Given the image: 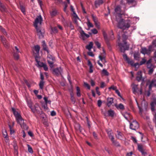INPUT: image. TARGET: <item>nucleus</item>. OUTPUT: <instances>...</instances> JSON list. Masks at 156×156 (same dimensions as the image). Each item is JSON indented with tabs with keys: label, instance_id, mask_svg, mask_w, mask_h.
<instances>
[{
	"label": "nucleus",
	"instance_id": "nucleus-37",
	"mask_svg": "<svg viewBox=\"0 0 156 156\" xmlns=\"http://www.w3.org/2000/svg\"><path fill=\"white\" fill-rule=\"evenodd\" d=\"M1 30L5 35L7 37H9V35L7 34V32L4 29L2 28L1 29Z\"/></svg>",
	"mask_w": 156,
	"mask_h": 156
},
{
	"label": "nucleus",
	"instance_id": "nucleus-43",
	"mask_svg": "<svg viewBox=\"0 0 156 156\" xmlns=\"http://www.w3.org/2000/svg\"><path fill=\"white\" fill-rule=\"evenodd\" d=\"M44 100L45 103L46 104H51V101L50 100L48 101V98L46 97H44Z\"/></svg>",
	"mask_w": 156,
	"mask_h": 156
},
{
	"label": "nucleus",
	"instance_id": "nucleus-12",
	"mask_svg": "<svg viewBox=\"0 0 156 156\" xmlns=\"http://www.w3.org/2000/svg\"><path fill=\"white\" fill-rule=\"evenodd\" d=\"M156 87V79H154L150 82L149 88L150 90H152V88L153 87Z\"/></svg>",
	"mask_w": 156,
	"mask_h": 156
},
{
	"label": "nucleus",
	"instance_id": "nucleus-35",
	"mask_svg": "<svg viewBox=\"0 0 156 156\" xmlns=\"http://www.w3.org/2000/svg\"><path fill=\"white\" fill-rule=\"evenodd\" d=\"M2 134L4 137L7 139L8 137L7 133L5 130L2 131Z\"/></svg>",
	"mask_w": 156,
	"mask_h": 156
},
{
	"label": "nucleus",
	"instance_id": "nucleus-10",
	"mask_svg": "<svg viewBox=\"0 0 156 156\" xmlns=\"http://www.w3.org/2000/svg\"><path fill=\"white\" fill-rule=\"evenodd\" d=\"M62 71V69L60 67L55 68L53 70L54 73L57 76L61 75Z\"/></svg>",
	"mask_w": 156,
	"mask_h": 156
},
{
	"label": "nucleus",
	"instance_id": "nucleus-44",
	"mask_svg": "<svg viewBox=\"0 0 156 156\" xmlns=\"http://www.w3.org/2000/svg\"><path fill=\"white\" fill-rule=\"evenodd\" d=\"M78 20H79V19L78 17L77 16H76V17H75L74 19V21L75 24L77 26H78L79 25V24L78 23V21H77Z\"/></svg>",
	"mask_w": 156,
	"mask_h": 156
},
{
	"label": "nucleus",
	"instance_id": "nucleus-40",
	"mask_svg": "<svg viewBox=\"0 0 156 156\" xmlns=\"http://www.w3.org/2000/svg\"><path fill=\"white\" fill-rule=\"evenodd\" d=\"M20 9L22 12L24 14H25V9L24 7L22 5L20 6Z\"/></svg>",
	"mask_w": 156,
	"mask_h": 156
},
{
	"label": "nucleus",
	"instance_id": "nucleus-30",
	"mask_svg": "<svg viewBox=\"0 0 156 156\" xmlns=\"http://www.w3.org/2000/svg\"><path fill=\"white\" fill-rule=\"evenodd\" d=\"M103 3V1L102 0H98L95 1V4L96 5H99L102 4Z\"/></svg>",
	"mask_w": 156,
	"mask_h": 156
},
{
	"label": "nucleus",
	"instance_id": "nucleus-48",
	"mask_svg": "<svg viewBox=\"0 0 156 156\" xmlns=\"http://www.w3.org/2000/svg\"><path fill=\"white\" fill-rule=\"evenodd\" d=\"M42 107L44 109H48V108L47 106V104H46L45 103H43V104H42Z\"/></svg>",
	"mask_w": 156,
	"mask_h": 156
},
{
	"label": "nucleus",
	"instance_id": "nucleus-36",
	"mask_svg": "<svg viewBox=\"0 0 156 156\" xmlns=\"http://www.w3.org/2000/svg\"><path fill=\"white\" fill-rule=\"evenodd\" d=\"M99 58L100 60L103 63H105L106 62V61L105 59V57H102L101 55L99 56Z\"/></svg>",
	"mask_w": 156,
	"mask_h": 156
},
{
	"label": "nucleus",
	"instance_id": "nucleus-13",
	"mask_svg": "<svg viewBox=\"0 0 156 156\" xmlns=\"http://www.w3.org/2000/svg\"><path fill=\"white\" fill-rule=\"evenodd\" d=\"M34 49L33 52L34 53L37 55H38L40 50V47L38 45L35 46L34 47Z\"/></svg>",
	"mask_w": 156,
	"mask_h": 156
},
{
	"label": "nucleus",
	"instance_id": "nucleus-14",
	"mask_svg": "<svg viewBox=\"0 0 156 156\" xmlns=\"http://www.w3.org/2000/svg\"><path fill=\"white\" fill-rule=\"evenodd\" d=\"M49 13L51 17L56 16L58 14V11L56 9H53L52 10L50 11Z\"/></svg>",
	"mask_w": 156,
	"mask_h": 156
},
{
	"label": "nucleus",
	"instance_id": "nucleus-60",
	"mask_svg": "<svg viewBox=\"0 0 156 156\" xmlns=\"http://www.w3.org/2000/svg\"><path fill=\"white\" fill-rule=\"evenodd\" d=\"M99 90V88L98 87H96V90L97 92V94L98 95H100V91L98 90Z\"/></svg>",
	"mask_w": 156,
	"mask_h": 156
},
{
	"label": "nucleus",
	"instance_id": "nucleus-53",
	"mask_svg": "<svg viewBox=\"0 0 156 156\" xmlns=\"http://www.w3.org/2000/svg\"><path fill=\"white\" fill-rule=\"evenodd\" d=\"M84 85L85 87H87L88 89L89 90L90 89V86L89 85L88 83H87L84 82Z\"/></svg>",
	"mask_w": 156,
	"mask_h": 156
},
{
	"label": "nucleus",
	"instance_id": "nucleus-22",
	"mask_svg": "<svg viewBox=\"0 0 156 156\" xmlns=\"http://www.w3.org/2000/svg\"><path fill=\"white\" fill-rule=\"evenodd\" d=\"M42 45L44 50L46 51L48 54L49 53V51L45 44V41H42Z\"/></svg>",
	"mask_w": 156,
	"mask_h": 156
},
{
	"label": "nucleus",
	"instance_id": "nucleus-64",
	"mask_svg": "<svg viewBox=\"0 0 156 156\" xmlns=\"http://www.w3.org/2000/svg\"><path fill=\"white\" fill-rule=\"evenodd\" d=\"M104 37L105 40H107V36L105 32H103V33Z\"/></svg>",
	"mask_w": 156,
	"mask_h": 156
},
{
	"label": "nucleus",
	"instance_id": "nucleus-20",
	"mask_svg": "<svg viewBox=\"0 0 156 156\" xmlns=\"http://www.w3.org/2000/svg\"><path fill=\"white\" fill-rule=\"evenodd\" d=\"M6 8L5 5L3 4L0 0V11L4 12L6 11Z\"/></svg>",
	"mask_w": 156,
	"mask_h": 156
},
{
	"label": "nucleus",
	"instance_id": "nucleus-50",
	"mask_svg": "<svg viewBox=\"0 0 156 156\" xmlns=\"http://www.w3.org/2000/svg\"><path fill=\"white\" fill-rule=\"evenodd\" d=\"M52 30L54 33H57L58 32L57 29L56 27H54L52 28Z\"/></svg>",
	"mask_w": 156,
	"mask_h": 156
},
{
	"label": "nucleus",
	"instance_id": "nucleus-33",
	"mask_svg": "<svg viewBox=\"0 0 156 156\" xmlns=\"http://www.w3.org/2000/svg\"><path fill=\"white\" fill-rule=\"evenodd\" d=\"M112 131H110L107 132L108 134L109 138L111 139V140L113 139L114 138L113 136L112 135Z\"/></svg>",
	"mask_w": 156,
	"mask_h": 156
},
{
	"label": "nucleus",
	"instance_id": "nucleus-63",
	"mask_svg": "<svg viewBox=\"0 0 156 156\" xmlns=\"http://www.w3.org/2000/svg\"><path fill=\"white\" fill-rule=\"evenodd\" d=\"M13 49L15 50V51H16L18 52H20L19 48L17 46L15 47L14 48H13Z\"/></svg>",
	"mask_w": 156,
	"mask_h": 156
},
{
	"label": "nucleus",
	"instance_id": "nucleus-31",
	"mask_svg": "<svg viewBox=\"0 0 156 156\" xmlns=\"http://www.w3.org/2000/svg\"><path fill=\"white\" fill-rule=\"evenodd\" d=\"M102 73L104 76H108L109 75V73L105 69H103L102 71Z\"/></svg>",
	"mask_w": 156,
	"mask_h": 156
},
{
	"label": "nucleus",
	"instance_id": "nucleus-49",
	"mask_svg": "<svg viewBox=\"0 0 156 156\" xmlns=\"http://www.w3.org/2000/svg\"><path fill=\"white\" fill-rule=\"evenodd\" d=\"M123 57L124 59L126 61L129 60V59L126 54H123Z\"/></svg>",
	"mask_w": 156,
	"mask_h": 156
},
{
	"label": "nucleus",
	"instance_id": "nucleus-47",
	"mask_svg": "<svg viewBox=\"0 0 156 156\" xmlns=\"http://www.w3.org/2000/svg\"><path fill=\"white\" fill-rule=\"evenodd\" d=\"M95 45L97 46V47L98 48H101V44L98 41H95Z\"/></svg>",
	"mask_w": 156,
	"mask_h": 156
},
{
	"label": "nucleus",
	"instance_id": "nucleus-4",
	"mask_svg": "<svg viewBox=\"0 0 156 156\" xmlns=\"http://www.w3.org/2000/svg\"><path fill=\"white\" fill-rule=\"evenodd\" d=\"M117 27L123 30L128 29L130 27L129 21H125L124 19H121L118 22Z\"/></svg>",
	"mask_w": 156,
	"mask_h": 156
},
{
	"label": "nucleus",
	"instance_id": "nucleus-18",
	"mask_svg": "<svg viewBox=\"0 0 156 156\" xmlns=\"http://www.w3.org/2000/svg\"><path fill=\"white\" fill-rule=\"evenodd\" d=\"M115 12L119 14L120 16H121V15L120 13L121 12V7L119 5H117L115 7Z\"/></svg>",
	"mask_w": 156,
	"mask_h": 156
},
{
	"label": "nucleus",
	"instance_id": "nucleus-55",
	"mask_svg": "<svg viewBox=\"0 0 156 156\" xmlns=\"http://www.w3.org/2000/svg\"><path fill=\"white\" fill-rule=\"evenodd\" d=\"M117 87H116L115 86L113 85L111 87H109L108 89H112L114 90H115V91L116 90H117Z\"/></svg>",
	"mask_w": 156,
	"mask_h": 156
},
{
	"label": "nucleus",
	"instance_id": "nucleus-61",
	"mask_svg": "<svg viewBox=\"0 0 156 156\" xmlns=\"http://www.w3.org/2000/svg\"><path fill=\"white\" fill-rule=\"evenodd\" d=\"M105 86V83L104 82H101V83L100 87L101 88H103Z\"/></svg>",
	"mask_w": 156,
	"mask_h": 156
},
{
	"label": "nucleus",
	"instance_id": "nucleus-24",
	"mask_svg": "<svg viewBox=\"0 0 156 156\" xmlns=\"http://www.w3.org/2000/svg\"><path fill=\"white\" fill-rule=\"evenodd\" d=\"M140 57V54L138 52H135L134 54V58L135 59L139 61Z\"/></svg>",
	"mask_w": 156,
	"mask_h": 156
},
{
	"label": "nucleus",
	"instance_id": "nucleus-57",
	"mask_svg": "<svg viewBox=\"0 0 156 156\" xmlns=\"http://www.w3.org/2000/svg\"><path fill=\"white\" fill-rule=\"evenodd\" d=\"M151 90H150L149 89L148 90L146 91L145 92V94H146L147 97H149L150 96V91Z\"/></svg>",
	"mask_w": 156,
	"mask_h": 156
},
{
	"label": "nucleus",
	"instance_id": "nucleus-62",
	"mask_svg": "<svg viewBox=\"0 0 156 156\" xmlns=\"http://www.w3.org/2000/svg\"><path fill=\"white\" fill-rule=\"evenodd\" d=\"M93 72V66L89 67V73H91Z\"/></svg>",
	"mask_w": 156,
	"mask_h": 156
},
{
	"label": "nucleus",
	"instance_id": "nucleus-26",
	"mask_svg": "<svg viewBox=\"0 0 156 156\" xmlns=\"http://www.w3.org/2000/svg\"><path fill=\"white\" fill-rule=\"evenodd\" d=\"M108 114L109 116L113 117L114 116L115 112L113 110H110L108 111Z\"/></svg>",
	"mask_w": 156,
	"mask_h": 156
},
{
	"label": "nucleus",
	"instance_id": "nucleus-6",
	"mask_svg": "<svg viewBox=\"0 0 156 156\" xmlns=\"http://www.w3.org/2000/svg\"><path fill=\"white\" fill-rule=\"evenodd\" d=\"M79 28L81 30L80 31H79L80 35V38L82 40H84L86 38H88L90 37L89 35L86 34L84 32V31L82 30V28L81 27H79Z\"/></svg>",
	"mask_w": 156,
	"mask_h": 156
},
{
	"label": "nucleus",
	"instance_id": "nucleus-27",
	"mask_svg": "<svg viewBox=\"0 0 156 156\" xmlns=\"http://www.w3.org/2000/svg\"><path fill=\"white\" fill-rule=\"evenodd\" d=\"M37 56L35 57V60L37 63V64L38 65V66L40 67H42L43 66V65L44 64L42 62H41L40 61H38V60L37 59Z\"/></svg>",
	"mask_w": 156,
	"mask_h": 156
},
{
	"label": "nucleus",
	"instance_id": "nucleus-5",
	"mask_svg": "<svg viewBox=\"0 0 156 156\" xmlns=\"http://www.w3.org/2000/svg\"><path fill=\"white\" fill-rule=\"evenodd\" d=\"M48 62V63L50 67L51 68H53V64L54 63L55 59L54 57L50 54H48L47 56Z\"/></svg>",
	"mask_w": 156,
	"mask_h": 156
},
{
	"label": "nucleus",
	"instance_id": "nucleus-15",
	"mask_svg": "<svg viewBox=\"0 0 156 156\" xmlns=\"http://www.w3.org/2000/svg\"><path fill=\"white\" fill-rule=\"evenodd\" d=\"M127 63L130 64L132 66H134V67L136 68L137 66H139V64L138 63L136 62L134 63L133 61L132 60H130L129 59L127 61Z\"/></svg>",
	"mask_w": 156,
	"mask_h": 156
},
{
	"label": "nucleus",
	"instance_id": "nucleus-25",
	"mask_svg": "<svg viewBox=\"0 0 156 156\" xmlns=\"http://www.w3.org/2000/svg\"><path fill=\"white\" fill-rule=\"evenodd\" d=\"M117 134L116 136V137L118 139L122 140L123 138L122 134L120 132L117 131Z\"/></svg>",
	"mask_w": 156,
	"mask_h": 156
},
{
	"label": "nucleus",
	"instance_id": "nucleus-39",
	"mask_svg": "<svg viewBox=\"0 0 156 156\" xmlns=\"http://www.w3.org/2000/svg\"><path fill=\"white\" fill-rule=\"evenodd\" d=\"M27 146L28 147V151L30 153L32 154L33 152V150H32V148L31 147L29 144L27 145Z\"/></svg>",
	"mask_w": 156,
	"mask_h": 156
},
{
	"label": "nucleus",
	"instance_id": "nucleus-29",
	"mask_svg": "<svg viewBox=\"0 0 156 156\" xmlns=\"http://www.w3.org/2000/svg\"><path fill=\"white\" fill-rule=\"evenodd\" d=\"M114 138L112 140H111L112 142V144L116 146L119 147L120 146V144L119 143L114 140Z\"/></svg>",
	"mask_w": 156,
	"mask_h": 156
},
{
	"label": "nucleus",
	"instance_id": "nucleus-32",
	"mask_svg": "<svg viewBox=\"0 0 156 156\" xmlns=\"http://www.w3.org/2000/svg\"><path fill=\"white\" fill-rule=\"evenodd\" d=\"M76 89V95L78 97H80L81 96L80 91V88L78 87H77Z\"/></svg>",
	"mask_w": 156,
	"mask_h": 156
},
{
	"label": "nucleus",
	"instance_id": "nucleus-58",
	"mask_svg": "<svg viewBox=\"0 0 156 156\" xmlns=\"http://www.w3.org/2000/svg\"><path fill=\"white\" fill-rule=\"evenodd\" d=\"M93 20L95 23V24L96 25L97 27H99V26L98 25V21L95 18H94Z\"/></svg>",
	"mask_w": 156,
	"mask_h": 156
},
{
	"label": "nucleus",
	"instance_id": "nucleus-3",
	"mask_svg": "<svg viewBox=\"0 0 156 156\" xmlns=\"http://www.w3.org/2000/svg\"><path fill=\"white\" fill-rule=\"evenodd\" d=\"M120 37H118V46L120 48V50L121 52H124L126 50H128L129 48V44H128L126 40L128 38V37L125 35H122V41L123 43L119 42Z\"/></svg>",
	"mask_w": 156,
	"mask_h": 156
},
{
	"label": "nucleus",
	"instance_id": "nucleus-7",
	"mask_svg": "<svg viewBox=\"0 0 156 156\" xmlns=\"http://www.w3.org/2000/svg\"><path fill=\"white\" fill-rule=\"evenodd\" d=\"M130 128L133 130H136L139 128V125L136 121H133L130 124Z\"/></svg>",
	"mask_w": 156,
	"mask_h": 156
},
{
	"label": "nucleus",
	"instance_id": "nucleus-9",
	"mask_svg": "<svg viewBox=\"0 0 156 156\" xmlns=\"http://www.w3.org/2000/svg\"><path fill=\"white\" fill-rule=\"evenodd\" d=\"M140 52L144 55L145 54L149 55L151 52V50L150 48L147 49L146 48L143 47L141 48Z\"/></svg>",
	"mask_w": 156,
	"mask_h": 156
},
{
	"label": "nucleus",
	"instance_id": "nucleus-54",
	"mask_svg": "<svg viewBox=\"0 0 156 156\" xmlns=\"http://www.w3.org/2000/svg\"><path fill=\"white\" fill-rule=\"evenodd\" d=\"M102 102L101 100H99L98 101V105L99 107H100L102 105Z\"/></svg>",
	"mask_w": 156,
	"mask_h": 156
},
{
	"label": "nucleus",
	"instance_id": "nucleus-28",
	"mask_svg": "<svg viewBox=\"0 0 156 156\" xmlns=\"http://www.w3.org/2000/svg\"><path fill=\"white\" fill-rule=\"evenodd\" d=\"M93 46V43L92 42H90L89 44L86 46V49H88L90 51L91 49L92 48Z\"/></svg>",
	"mask_w": 156,
	"mask_h": 156
},
{
	"label": "nucleus",
	"instance_id": "nucleus-23",
	"mask_svg": "<svg viewBox=\"0 0 156 156\" xmlns=\"http://www.w3.org/2000/svg\"><path fill=\"white\" fill-rule=\"evenodd\" d=\"M115 106L118 109L123 110L125 108L124 106L121 103L119 105L115 104Z\"/></svg>",
	"mask_w": 156,
	"mask_h": 156
},
{
	"label": "nucleus",
	"instance_id": "nucleus-1",
	"mask_svg": "<svg viewBox=\"0 0 156 156\" xmlns=\"http://www.w3.org/2000/svg\"><path fill=\"white\" fill-rule=\"evenodd\" d=\"M43 21V19L41 15L37 16L34 23V26L37 30V34L40 38L43 37V34L44 31L42 30L40 28L38 27V25H41Z\"/></svg>",
	"mask_w": 156,
	"mask_h": 156
},
{
	"label": "nucleus",
	"instance_id": "nucleus-21",
	"mask_svg": "<svg viewBox=\"0 0 156 156\" xmlns=\"http://www.w3.org/2000/svg\"><path fill=\"white\" fill-rule=\"evenodd\" d=\"M113 102V99L112 98H108L107 99V105L110 107Z\"/></svg>",
	"mask_w": 156,
	"mask_h": 156
},
{
	"label": "nucleus",
	"instance_id": "nucleus-51",
	"mask_svg": "<svg viewBox=\"0 0 156 156\" xmlns=\"http://www.w3.org/2000/svg\"><path fill=\"white\" fill-rule=\"evenodd\" d=\"M42 67L43 68L45 71H47L48 70V68L46 64L44 63Z\"/></svg>",
	"mask_w": 156,
	"mask_h": 156
},
{
	"label": "nucleus",
	"instance_id": "nucleus-42",
	"mask_svg": "<svg viewBox=\"0 0 156 156\" xmlns=\"http://www.w3.org/2000/svg\"><path fill=\"white\" fill-rule=\"evenodd\" d=\"M146 62H147L146 60L144 58H143L142 61L140 62L139 65H142L144 64Z\"/></svg>",
	"mask_w": 156,
	"mask_h": 156
},
{
	"label": "nucleus",
	"instance_id": "nucleus-45",
	"mask_svg": "<svg viewBox=\"0 0 156 156\" xmlns=\"http://www.w3.org/2000/svg\"><path fill=\"white\" fill-rule=\"evenodd\" d=\"M142 154L144 156H151L150 154L147 153L146 152H145L144 150L142 151H141Z\"/></svg>",
	"mask_w": 156,
	"mask_h": 156
},
{
	"label": "nucleus",
	"instance_id": "nucleus-38",
	"mask_svg": "<svg viewBox=\"0 0 156 156\" xmlns=\"http://www.w3.org/2000/svg\"><path fill=\"white\" fill-rule=\"evenodd\" d=\"M44 83V81L41 80L40 81L39 84V86L40 89H42L43 88Z\"/></svg>",
	"mask_w": 156,
	"mask_h": 156
},
{
	"label": "nucleus",
	"instance_id": "nucleus-11",
	"mask_svg": "<svg viewBox=\"0 0 156 156\" xmlns=\"http://www.w3.org/2000/svg\"><path fill=\"white\" fill-rule=\"evenodd\" d=\"M28 105L29 107L31 108L32 111L33 112L35 113L36 112H37V110H38V108H39V106L38 105H36V106H34V108L32 107L31 103H28Z\"/></svg>",
	"mask_w": 156,
	"mask_h": 156
},
{
	"label": "nucleus",
	"instance_id": "nucleus-17",
	"mask_svg": "<svg viewBox=\"0 0 156 156\" xmlns=\"http://www.w3.org/2000/svg\"><path fill=\"white\" fill-rule=\"evenodd\" d=\"M12 53L14 59L16 60H18L19 58L18 55L19 52H18L16 51H15V50L13 49Z\"/></svg>",
	"mask_w": 156,
	"mask_h": 156
},
{
	"label": "nucleus",
	"instance_id": "nucleus-2",
	"mask_svg": "<svg viewBox=\"0 0 156 156\" xmlns=\"http://www.w3.org/2000/svg\"><path fill=\"white\" fill-rule=\"evenodd\" d=\"M12 109L17 123L20 124L22 128L27 129L28 127L24 123V120L20 114L14 108H12Z\"/></svg>",
	"mask_w": 156,
	"mask_h": 156
},
{
	"label": "nucleus",
	"instance_id": "nucleus-46",
	"mask_svg": "<svg viewBox=\"0 0 156 156\" xmlns=\"http://www.w3.org/2000/svg\"><path fill=\"white\" fill-rule=\"evenodd\" d=\"M154 68H151L149 69L148 74H149L151 75L153 73Z\"/></svg>",
	"mask_w": 156,
	"mask_h": 156
},
{
	"label": "nucleus",
	"instance_id": "nucleus-59",
	"mask_svg": "<svg viewBox=\"0 0 156 156\" xmlns=\"http://www.w3.org/2000/svg\"><path fill=\"white\" fill-rule=\"evenodd\" d=\"M71 100L73 104H74L75 103V99L74 97H71Z\"/></svg>",
	"mask_w": 156,
	"mask_h": 156
},
{
	"label": "nucleus",
	"instance_id": "nucleus-16",
	"mask_svg": "<svg viewBox=\"0 0 156 156\" xmlns=\"http://www.w3.org/2000/svg\"><path fill=\"white\" fill-rule=\"evenodd\" d=\"M151 62V59H149L146 62L147 67L148 69L151 68H155L154 66L152 64Z\"/></svg>",
	"mask_w": 156,
	"mask_h": 156
},
{
	"label": "nucleus",
	"instance_id": "nucleus-41",
	"mask_svg": "<svg viewBox=\"0 0 156 156\" xmlns=\"http://www.w3.org/2000/svg\"><path fill=\"white\" fill-rule=\"evenodd\" d=\"M138 150L140 152L144 150L142 145L139 144H138Z\"/></svg>",
	"mask_w": 156,
	"mask_h": 156
},
{
	"label": "nucleus",
	"instance_id": "nucleus-8",
	"mask_svg": "<svg viewBox=\"0 0 156 156\" xmlns=\"http://www.w3.org/2000/svg\"><path fill=\"white\" fill-rule=\"evenodd\" d=\"M0 38L4 46L6 48H9V44L8 43L5 37L2 36H0Z\"/></svg>",
	"mask_w": 156,
	"mask_h": 156
},
{
	"label": "nucleus",
	"instance_id": "nucleus-34",
	"mask_svg": "<svg viewBox=\"0 0 156 156\" xmlns=\"http://www.w3.org/2000/svg\"><path fill=\"white\" fill-rule=\"evenodd\" d=\"M141 74V73L140 72L138 73V74L139 75V76L136 77V79L138 81H140L142 79V77Z\"/></svg>",
	"mask_w": 156,
	"mask_h": 156
},
{
	"label": "nucleus",
	"instance_id": "nucleus-56",
	"mask_svg": "<svg viewBox=\"0 0 156 156\" xmlns=\"http://www.w3.org/2000/svg\"><path fill=\"white\" fill-rule=\"evenodd\" d=\"M91 31L92 33L94 34H96L98 33L97 30L95 29H93L91 30Z\"/></svg>",
	"mask_w": 156,
	"mask_h": 156
},
{
	"label": "nucleus",
	"instance_id": "nucleus-19",
	"mask_svg": "<svg viewBox=\"0 0 156 156\" xmlns=\"http://www.w3.org/2000/svg\"><path fill=\"white\" fill-rule=\"evenodd\" d=\"M137 85L135 84L134 83H133L132 85V88L133 90V93L135 94L138 90L137 87Z\"/></svg>",
	"mask_w": 156,
	"mask_h": 156
},
{
	"label": "nucleus",
	"instance_id": "nucleus-52",
	"mask_svg": "<svg viewBox=\"0 0 156 156\" xmlns=\"http://www.w3.org/2000/svg\"><path fill=\"white\" fill-rule=\"evenodd\" d=\"M87 25L89 28L92 27L93 26V24L90 22L88 21L87 23Z\"/></svg>",
	"mask_w": 156,
	"mask_h": 156
}]
</instances>
